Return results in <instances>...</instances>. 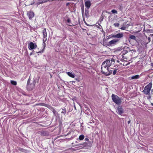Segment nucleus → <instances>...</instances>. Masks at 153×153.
Returning a JSON list of instances; mask_svg holds the SVG:
<instances>
[{
	"instance_id": "nucleus-1",
	"label": "nucleus",
	"mask_w": 153,
	"mask_h": 153,
	"mask_svg": "<svg viewBox=\"0 0 153 153\" xmlns=\"http://www.w3.org/2000/svg\"><path fill=\"white\" fill-rule=\"evenodd\" d=\"M114 60L111 59V60L107 59L104 61L102 63L101 67V72L102 73L106 76H109L113 74L115 75L117 73L120 71L119 69L120 68L119 65L114 66V68L110 70L109 67L113 65L114 63Z\"/></svg>"
},
{
	"instance_id": "nucleus-2",
	"label": "nucleus",
	"mask_w": 153,
	"mask_h": 153,
	"mask_svg": "<svg viewBox=\"0 0 153 153\" xmlns=\"http://www.w3.org/2000/svg\"><path fill=\"white\" fill-rule=\"evenodd\" d=\"M111 98L113 101L117 105H120L122 102V98L119 97L116 95L112 94L111 95Z\"/></svg>"
},
{
	"instance_id": "nucleus-3",
	"label": "nucleus",
	"mask_w": 153,
	"mask_h": 153,
	"mask_svg": "<svg viewBox=\"0 0 153 153\" xmlns=\"http://www.w3.org/2000/svg\"><path fill=\"white\" fill-rule=\"evenodd\" d=\"M30 79L29 78L27 81V88L28 90L30 91L33 90L35 87L36 83V81L35 79L33 80L31 83H30Z\"/></svg>"
},
{
	"instance_id": "nucleus-4",
	"label": "nucleus",
	"mask_w": 153,
	"mask_h": 153,
	"mask_svg": "<svg viewBox=\"0 0 153 153\" xmlns=\"http://www.w3.org/2000/svg\"><path fill=\"white\" fill-rule=\"evenodd\" d=\"M152 87V83L151 82L148 84L146 86L142 91L146 95H149L151 89Z\"/></svg>"
},
{
	"instance_id": "nucleus-5",
	"label": "nucleus",
	"mask_w": 153,
	"mask_h": 153,
	"mask_svg": "<svg viewBox=\"0 0 153 153\" xmlns=\"http://www.w3.org/2000/svg\"><path fill=\"white\" fill-rule=\"evenodd\" d=\"M119 41V39H115L110 41L108 42V46H112L116 44Z\"/></svg>"
},
{
	"instance_id": "nucleus-6",
	"label": "nucleus",
	"mask_w": 153,
	"mask_h": 153,
	"mask_svg": "<svg viewBox=\"0 0 153 153\" xmlns=\"http://www.w3.org/2000/svg\"><path fill=\"white\" fill-rule=\"evenodd\" d=\"M37 47V46L36 44L32 42H30L28 45V48L30 50L36 48Z\"/></svg>"
},
{
	"instance_id": "nucleus-7",
	"label": "nucleus",
	"mask_w": 153,
	"mask_h": 153,
	"mask_svg": "<svg viewBox=\"0 0 153 153\" xmlns=\"http://www.w3.org/2000/svg\"><path fill=\"white\" fill-rule=\"evenodd\" d=\"M131 51L130 48L127 47H124L123 50L122 51L121 53L122 54V56L126 54L128 52Z\"/></svg>"
},
{
	"instance_id": "nucleus-8",
	"label": "nucleus",
	"mask_w": 153,
	"mask_h": 153,
	"mask_svg": "<svg viewBox=\"0 0 153 153\" xmlns=\"http://www.w3.org/2000/svg\"><path fill=\"white\" fill-rule=\"evenodd\" d=\"M124 36L123 33H119L117 34L113 35L112 37L114 38H117L119 39L122 38Z\"/></svg>"
},
{
	"instance_id": "nucleus-9",
	"label": "nucleus",
	"mask_w": 153,
	"mask_h": 153,
	"mask_svg": "<svg viewBox=\"0 0 153 153\" xmlns=\"http://www.w3.org/2000/svg\"><path fill=\"white\" fill-rule=\"evenodd\" d=\"M117 112L120 115H122L123 113V110L121 106H118L117 108Z\"/></svg>"
},
{
	"instance_id": "nucleus-10",
	"label": "nucleus",
	"mask_w": 153,
	"mask_h": 153,
	"mask_svg": "<svg viewBox=\"0 0 153 153\" xmlns=\"http://www.w3.org/2000/svg\"><path fill=\"white\" fill-rule=\"evenodd\" d=\"M27 15L30 19H32L33 17L34 16V14L33 12L30 11L29 12H27Z\"/></svg>"
},
{
	"instance_id": "nucleus-11",
	"label": "nucleus",
	"mask_w": 153,
	"mask_h": 153,
	"mask_svg": "<svg viewBox=\"0 0 153 153\" xmlns=\"http://www.w3.org/2000/svg\"><path fill=\"white\" fill-rule=\"evenodd\" d=\"M42 33L43 35V39H47L46 37L47 36V33L46 30L45 28H42Z\"/></svg>"
},
{
	"instance_id": "nucleus-12",
	"label": "nucleus",
	"mask_w": 153,
	"mask_h": 153,
	"mask_svg": "<svg viewBox=\"0 0 153 153\" xmlns=\"http://www.w3.org/2000/svg\"><path fill=\"white\" fill-rule=\"evenodd\" d=\"M85 5L88 8H89L91 5V2L89 1H86L85 3Z\"/></svg>"
},
{
	"instance_id": "nucleus-13",
	"label": "nucleus",
	"mask_w": 153,
	"mask_h": 153,
	"mask_svg": "<svg viewBox=\"0 0 153 153\" xmlns=\"http://www.w3.org/2000/svg\"><path fill=\"white\" fill-rule=\"evenodd\" d=\"M67 74L70 77L72 78H74L75 76V74L74 73H72L71 72H67Z\"/></svg>"
},
{
	"instance_id": "nucleus-14",
	"label": "nucleus",
	"mask_w": 153,
	"mask_h": 153,
	"mask_svg": "<svg viewBox=\"0 0 153 153\" xmlns=\"http://www.w3.org/2000/svg\"><path fill=\"white\" fill-rule=\"evenodd\" d=\"M47 0H38V4H40L43 3H45L47 2Z\"/></svg>"
},
{
	"instance_id": "nucleus-15",
	"label": "nucleus",
	"mask_w": 153,
	"mask_h": 153,
	"mask_svg": "<svg viewBox=\"0 0 153 153\" xmlns=\"http://www.w3.org/2000/svg\"><path fill=\"white\" fill-rule=\"evenodd\" d=\"M87 143H83L82 144H77L76 145V146H79L80 145H81V146H80L81 147H84L86 146L87 145Z\"/></svg>"
},
{
	"instance_id": "nucleus-16",
	"label": "nucleus",
	"mask_w": 153,
	"mask_h": 153,
	"mask_svg": "<svg viewBox=\"0 0 153 153\" xmlns=\"http://www.w3.org/2000/svg\"><path fill=\"white\" fill-rule=\"evenodd\" d=\"M140 76L138 75H136L134 76H131V79H138L139 78Z\"/></svg>"
},
{
	"instance_id": "nucleus-17",
	"label": "nucleus",
	"mask_w": 153,
	"mask_h": 153,
	"mask_svg": "<svg viewBox=\"0 0 153 153\" xmlns=\"http://www.w3.org/2000/svg\"><path fill=\"white\" fill-rule=\"evenodd\" d=\"M47 40V39H43V45L44 48H43V50H44L46 46V44L45 43V41Z\"/></svg>"
},
{
	"instance_id": "nucleus-18",
	"label": "nucleus",
	"mask_w": 153,
	"mask_h": 153,
	"mask_svg": "<svg viewBox=\"0 0 153 153\" xmlns=\"http://www.w3.org/2000/svg\"><path fill=\"white\" fill-rule=\"evenodd\" d=\"M85 137L84 136L83 134H81L79 137V139L80 140H83Z\"/></svg>"
},
{
	"instance_id": "nucleus-19",
	"label": "nucleus",
	"mask_w": 153,
	"mask_h": 153,
	"mask_svg": "<svg viewBox=\"0 0 153 153\" xmlns=\"http://www.w3.org/2000/svg\"><path fill=\"white\" fill-rule=\"evenodd\" d=\"M10 82L13 85H17V82L16 81L11 80Z\"/></svg>"
},
{
	"instance_id": "nucleus-20",
	"label": "nucleus",
	"mask_w": 153,
	"mask_h": 153,
	"mask_svg": "<svg viewBox=\"0 0 153 153\" xmlns=\"http://www.w3.org/2000/svg\"><path fill=\"white\" fill-rule=\"evenodd\" d=\"M129 38L135 40L136 37L134 35H131L129 36Z\"/></svg>"
},
{
	"instance_id": "nucleus-21",
	"label": "nucleus",
	"mask_w": 153,
	"mask_h": 153,
	"mask_svg": "<svg viewBox=\"0 0 153 153\" xmlns=\"http://www.w3.org/2000/svg\"><path fill=\"white\" fill-rule=\"evenodd\" d=\"M18 150L19 151L22 152H25V150L24 149L21 148H19L18 149Z\"/></svg>"
},
{
	"instance_id": "nucleus-22",
	"label": "nucleus",
	"mask_w": 153,
	"mask_h": 153,
	"mask_svg": "<svg viewBox=\"0 0 153 153\" xmlns=\"http://www.w3.org/2000/svg\"><path fill=\"white\" fill-rule=\"evenodd\" d=\"M62 111L61 112V113L62 114H65L66 113V111L65 109H62Z\"/></svg>"
},
{
	"instance_id": "nucleus-23",
	"label": "nucleus",
	"mask_w": 153,
	"mask_h": 153,
	"mask_svg": "<svg viewBox=\"0 0 153 153\" xmlns=\"http://www.w3.org/2000/svg\"><path fill=\"white\" fill-rule=\"evenodd\" d=\"M85 14L86 17H88V10H85Z\"/></svg>"
},
{
	"instance_id": "nucleus-24",
	"label": "nucleus",
	"mask_w": 153,
	"mask_h": 153,
	"mask_svg": "<svg viewBox=\"0 0 153 153\" xmlns=\"http://www.w3.org/2000/svg\"><path fill=\"white\" fill-rule=\"evenodd\" d=\"M114 25L115 27H118L120 25L119 23H115L114 24Z\"/></svg>"
},
{
	"instance_id": "nucleus-25",
	"label": "nucleus",
	"mask_w": 153,
	"mask_h": 153,
	"mask_svg": "<svg viewBox=\"0 0 153 153\" xmlns=\"http://www.w3.org/2000/svg\"><path fill=\"white\" fill-rule=\"evenodd\" d=\"M111 12L113 13H117V11L115 10H111Z\"/></svg>"
},
{
	"instance_id": "nucleus-26",
	"label": "nucleus",
	"mask_w": 153,
	"mask_h": 153,
	"mask_svg": "<svg viewBox=\"0 0 153 153\" xmlns=\"http://www.w3.org/2000/svg\"><path fill=\"white\" fill-rule=\"evenodd\" d=\"M126 27L125 25H123L122 27H121L120 29L122 30H125L126 29Z\"/></svg>"
},
{
	"instance_id": "nucleus-27",
	"label": "nucleus",
	"mask_w": 153,
	"mask_h": 153,
	"mask_svg": "<svg viewBox=\"0 0 153 153\" xmlns=\"http://www.w3.org/2000/svg\"><path fill=\"white\" fill-rule=\"evenodd\" d=\"M52 112L54 114H55L56 113V111L53 109H52Z\"/></svg>"
},
{
	"instance_id": "nucleus-28",
	"label": "nucleus",
	"mask_w": 153,
	"mask_h": 153,
	"mask_svg": "<svg viewBox=\"0 0 153 153\" xmlns=\"http://www.w3.org/2000/svg\"><path fill=\"white\" fill-rule=\"evenodd\" d=\"M71 20L70 19H67V22L68 23H71Z\"/></svg>"
},
{
	"instance_id": "nucleus-29",
	"label": "nucleus",
	"mask_w": 153,
	"mask_h": 153,
	"mask_svg": "<svg viewBox=\"0 0 153 153\" xmlns=\"http://www.w3.org/2000/svg\"><path fill=\"white\" fill-rule=\"evenodd\" d=\"M150 36H149V37L148 38V40L149 41V42H150V41H151V38H150Z\"/></svg>"
},
{
	"instance_id": "nucleus-30",
	"label": "nucleus",
	"mask_w": 153,
	"mask_h": 153,
	"mask_svg": "<svg viewBox=\"0 0 153 153\" xmlns=\"http://www.w3.org/2000/svg\"><path fill=\"white\" fill-rule=\"evenodd\" d=\"M43 50H42V51H40L38 52H37L36 53H42L43 52Z\"/></svg>"
},
{
	"instance_id": "nucleus-31",
	"label": "nucleus",
	"mask_w": 153,
	"mask_h": 153,
	"mask_svg": "<svg viewBox=\"0 0 153 153\" xmlns=\"http://www.w3.org/2000/svg\"><path fill=\"white\" fill-rule=\"evenodd\" d=\"M70 4V3L68 2L66 3V6H68Z\"/></svg>"
},
{
	"instance_id": "nucleus-32",
	"label": "nucleus",
	"mask_w": 153,
	"mask_h": 153,
	"mask_svg": "<svg viewBox=\"0 0 153 153\" xmlns=\"http://www.w3.org/2000/svg\"><path fill=\"white\" fill-rule=\"evenodd\" d=\"M89 140V139L88 138H85V140L86 141H88Z\"/></svg>"
},
{
	"instance_id": "nucleus-33",
	"label": "nucleus",
	"mask_w": 153,
	"mask_h": 153,
	"mask_svg": "<svg viewBox=\"0 0 153 153\" xmlns=\"http://www.w3.org/2000/svg\"><path fill=\"white\" fill-rule=\"evenodd\" d=\"M149 36L150 37H153V34H151L150 35H149Z\"/></svg>"
},
{
	"instance_id": "nucleus-34",
	"label": "nucleus",
	"mask_w": 153,
	"mask_h": 153,
	"mask_svg": "<svg viewBox=\"0 0 153 153\" xmlns=\"http://www.w3.org/2000/svg\"><path fill=\"white\" fill-rule=\"evenodd\" d=\"M36 105H39V104H36ZM47 105V104H43V105Z\"/></svg>"
},
{
	"instance_id": "nucleus-35",
	"label": "nucleus",
	"mask_w": 153,
	"mask_h": 153,
	"mask_svg": "<svg viewBox=\"0 0 153 153\" xmlns=\"http://www.w3.org/2000/svg\"><path fill=\"white\" fill-rule=\"evenodd\" d=\"M54 0H47V1H53Z\"/></svg>"
},
{
	"instance_id": "nucleus-36",
	"label": "nucleus",
	"mask_w": 153,
	"mask_h": 153,
	"mask_svg": "<svg viewBox=\"0 0 153 153\" xmlns=\"http://www.w3.org/2000/svg\"><path fill=\"white\" fill-rule=\"evenodd\" d=\"M130 122H131L130 120H129V121H128V124L130 123Z\"/></svg>"
},
{
	"instance_id": "nucleus-37",
	"label": "nucleus",
	"mask_w": 153,
	"mask_h": 153,
	"mask_svg": "<svg viewBox=\"0 0 153 153\" xmlns=\"http://www.w3.org/2000/svg\"><path fill=\"white\" fill-rule=\"evenodd\" d=\"M151 66L153 67V63H151Z\"/></svg>"
},
{
	"instance_id": "nucleus-38",
	"label": "nucleus",
	"mask_w": 153,
	"mask_h": 153,
	"mask_svg": "<svg viewBox=\"0 0 153 153\" xmlns=\"http://www.w3.org/2000/svg\"><path fill=\"white\" fill-rule=\"evenodd\" d=\"M120 60L122 61H123L124 60V59H120Z\"/></svg>"
},
{
	"instance_id": "nucleus-39",
	"label": "nucleus",
	"mask_w": 153,
	"mask_h": 153,
	"mask_svg": "<svg viewBox=\"0 0 153 153\" xmlns=\"http://www.w3.org/2000/svg\"><path fill=\"white\" fill-rule=\"evenodd\" d=\"M74 108H75V109H76V107H75V105L74 106Z\"/></svg>"
},
{
	"instance_id": "nucleus-40",
	"label": "nucleus",
	"mask_w": 153,
	"mask_h": 153,
	"mask_svg": "<svg viewBox=\"0 0 153 153\" xmlns=\"http://www.w3.org/2000/svg\"><path fill=\"white\" fill-rule=\"evenodd\" d=\"M117 62L119 63V62H120V61L119 60H117Z\"/></svg>"
},
{
	"instance_id": "nucleus-41",
	"label": "nucleus",
	"mask_w": 153,
	"mask_h": 153,
	"mask_svg": "<svg viewBox=\"0 0 153 153\" xmlns=\"http://www.w3.org/2000/svg\"><path fill=\"white\" fill-rule=\"evenodd\" d=\"M47 106V107L49 108L51 107V106L49 105V106Z\"/></svg>"
},
{
	"instance_id": "nucleus-42",
	"label": "nucleus",
	"mask_w": 153,
	"mask_h": 153,
	"mask_svg": "<svg viewBox=\"0 0 153 153\" xmlns=\"http://www.w3.org/2000/svg\"><path fill=\"white\" fill-rule=\"evenodd\" d=\"M32 53H30V55H32Z\"/></svg>"
},
{
	"instance_id": "nucleus-43",
	"label": "nucleus",
	"mask_w": 153,
	"mask_h": 153,
	"mask_svg": "<svg viewBox=\"0 0 153 153\" xmlns=\"http://www.w3.org/2000/svg\"><path fill=\"white\" fill-rule=\"evenodd\" d=\"M75 0H69V1H74Z\"/></svg>"
},
{
	"instance_id": "nucleus-44",
	"label": "nucleus",
	"mask_w": 153,
	"mask_h": 153,
	"mask_svg": "<svg viewBox=\"0 0 153 153\" xmlns=\"http://www.w3.org/2000/svg\"><path fill=\"white\" fill-rule=\"evenodd\" d=\"M68 25H69V26H71V25H70V24H68Z\"/></svg>"
},
{
	"instance_id": "nucleus-45",
	"label": "nucleus",
	"mask_w": 153,
	"mask_h": 153,
	"mask_svg": "<svg viewBox=\"0 0 153 153\" xmlns=\"http://www.w3.org/2000/svg\"><path fill=\"white\" fill-rule=\"evenodd\" d=\"M128 64H129L128 63L126 65H127Z\"/></svg>"
},
{
	"instance_id": "nucleus-46",
	"label": "nucleus",
	"mask_w": 153,
	"mask_h": 153,
	"mask_svg": "<svg viewBox=\"0 0 153 153\" xmlns=\"http://www.w3.org/2000/svg\"><path fill=\"white\" fill-rule=\"evenodd\" d=\"M121 50H120V49H119V51H121Z\"/></svg>"
},
{
	"instance_id": "nucleus-47",
	"label": "nucleus",
	"mask_w": 153,
	"mask_h": 153,
	"mask_svg": "<svg viewBox=\"0 0 153 153\" xmlns=\"http://www.w3.org/2000/svg\"><path fill=\"white\" fill-rule=\"evenodd\" d=\"M80 107H81V108H82V107H81V106H82L80 105Z\"/></svg>"
},
{
	"instance_id": "nucleus-48",
	"label": "nucleus",
	"mask_w": 153,
	"mask_h": 153,
	"mask_svg": "<svg viewBox=\"0 0 153 153\" xmlns=\"http://www.w3.org/2000/svg\"><path fill=\"white\" fill-rule=\"evenodd\" d=\"M74 105H75V104L74 102Z\"/></svg>"
},
{
	"instance_id": "nucleus-49",
	"label": "nucleus",
	"mask_w": 153,
	"mask_h": 153,
	"mask_svg": "<svg viewBox=\"0 0 153 153\" xmlns=\"http://www.w3.org/2000/svg\"><path fill=\"white\" fill-rule=\"evenodd\" d=\"M152 105H153V103H152Z\"/></svg>"
},
{
	"instance_id": "nucleus-50",
	"label": "nucleus",
	"mask_w": 153,
	"mask_h": 153,
	"mask_svg": "<svg viewBox=\"0 0 153 153\" xmlns=\"http://www.w3.org/2000/svg\"><path fill=\"white\" fill-rule=\"evenodd\" d=\"M122 57H123V58H124V56H122Z\"/></svg>"
},
{
	"instance_id": "nucleus-51",
	"label": "nucleus",
	"mask_w": 153,
	"mask_h": 153,
	"mask_svg": "<svg viewBox=\"0 0 153 153\" xmlns=\"http://www.w3.org/2000/svg\"><path fill=\"white\" fill-rule=\"evenodd\" d=\"M73 82H75V81H72Z\"/></svg>"
}]
</instances>
